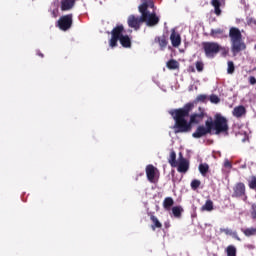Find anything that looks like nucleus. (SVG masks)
I'll list each match as a JSON object with an SVG mask.
<instances>
[{
  "mask_svg": "<svg viewBox=\"0 0 256 256\" xmlns=\"http://www.w3.org/2000/svg\"><path fill=\"white\" fill-rule=\"evenodd\" d=\"M193 103H187L184 105L183 108L175 109L170 112V115H172L175 125H174V132L175 133H189L191 132V129H193V126L187 122L185 117H189V113L193 111Z\"/></svg>",
  "mask_w": 256,
  "mask_h": 256,
  "instance_id": "obj_1",
  "label": "nucleus"
},
{
  "mask_svg": "<svg viewBox=\"0 0 256 256\" xmlns=\"http://www.w3.org/2000/svg\"><path fill=\"white\" fill-rule=\"evenodd\" d=\"M123 33H125V27L122 24L117 25L112 29L111 38L109 40V46L112 49L117 47L118 41L125 49L131 48V38L129 35H123Z\"/></svg>",
  "mask_w": 256,
  "mask_h": 256,
  "instance_id": "obj_2",
  "label": "nucleus"
},
{
  "mask_svg": "<svg viewBox=\"0 0 256 256\" xmlns=\"http://www.w3.org/2000/svg\"><path fill=\"white\" fill-rule=\"evenodd\" d=\"M211 125V131H215V135H221V133H227L229 131V121L223 115L217 113L214 116L207 119Z\"/></svg>",
  "mask_w": 256,
  "mask_h": 256,
  "instance_id": "obj_3",
  "label": "nucleus"
},
{
  "mask_svg": "<svg viewBox=\"0 0 256 256\" xmlns=\"http://www.w3.org/2000/svg\"><path fill=\"white\" fill-rule=\"evenodd\" d=\"M229 37L231 39V49L234 55H237V53H241V51H245V49H247L245 43L242 42L243 35L239 28H230Z\"/></svg>",
  "mask_w": 256,
  "mask_h": 256,
  "instance_id": "obj_4",
  "label": "nucleus"
},
{
  "mask_svg": "<svg viewBox=\"0 0 256 256\" xmlns=\"http://www.w3.org/2000/svg\"><path fill=\"white\" fill-rule=\"evenodd\" d=\"M142 9H144V14L146 15V18L144 20V23H146L147 27H155V25L159 24V18L155 12L150 13L149 7L153 9L155 7V4L153 3V0H142Z\"/></svg>",
  "mask_w": 256,
  "mask_h": 256,
  "instance_id": "obj_5",
  "label": "nucleus"
},
{
  "mask_svg": "<svg viewBox=\"0 0 256 256\" xmlns=\"http://www.w3.org/2000/svg\"><path fill=\"white\" fill-rule=\"evenodd\" d=\"M138 11L141 13V16L130 15L127 20L128 27L135 29V31H139L141 25L145 23V19H147L145 8H142V4L138 7Z\"/></svg>",
  "mask_w": 256,
  "mask_h": 256,
  "instance_id": "obj_6",
  "label": "nucleus"
},
{
  "mask_svg": "<svg viewBox=\"0 0 256 256\" xmlns=\"http://www.w3.org/2000/svg\"><path fill=\"white\" fill-rule=\"evenodd\" d=\"M202 47L204 49L205 56L209 59H213L223 47L217 42H203Z\"/></svg>",
  "mask_w": 256,
  "mask_h": 256,
  "instance_id": "obj_7",
  "label": "nucleus"
},
{
  "mask_svg": "<svg viewBox=\"0 0 256 256\" xmlns=\"http://www.w3.org/2000/svg\"><path fill=\"white\" fill-rule=\"evenodd\" d=\"M232 197L233 199H242V201H247L248 197L245 183L238 182L234 185Z\"/></svg>",
  "mask_w": 256,
  "mask_h": 256,
  "instance_id": "obj_8",
  "label": "nucleus"
},
{
  "mask_svg": "<svg viewBox=\"0 0 256 256\" xmlns=\"http://www.w3.org/2000/svg\"><path fill=\"white\" fill-rule=\"evenodd\" d=\"M73 26V14L64 15L57 21V27L61 31H69Z\"/></svg>",
  "mask_w": 256,
  "mask_h": 256,
  "instance_id": "obj_9",
  "label": "nucleus"
},
{
  "mask_svg": "<svg viewBox=\"0 0 256 256\" xmlns=\"http://www.w3.org/2000/svg\"><path fill=\"white\" fill-rule=\"evenodd\" d=\"M211 132V124L206 120L205 126H198L196 131L192 134V137H194V139H201V137H205V135H209Z\"/></svg>",
  "mask_w": 256,
  "mask_h": 256,
  "instance_id": "obj_10",
  "label": "nucleus"
},
{
  "mask_svg": "<svg viewBox=\"0 0 256 256\" xmlns=\"http://www.w3.org/2000/svg\"><path fill=\"white\" fill-rule=\"evenodd\" d=\"M199 113H193L190 116V120L188 122V125H190V127H193V125H199V123H201V121H203V119H205V115H207V113H205V109L199 107L198 108Z\"/></svg>",
  "mask_w": 256,
  "mask_h": 256,
  "instance_id": "obj_11",
  "label": "nucleus"
},
{
  "mask_svg": "<svg viewBox=\"0 0 256 256\" xmlns=\"http://www.w3.org/2000/svg\"><path fill=\"white\" fill-rule=\"evenodd\" d=\"M157 173V168L153 164L146 166V177L150 183H155V175Z\"/></svg>",
  "mask_w": 256,
  "mask_h": 256,
  "instance_id": "obj_12",
  "label": "nucleus"
},
{
  "mask_svg": "<svg viewBox=\"0 0 256 256\" xmlns=\"http://www.w3.org/2000/svg\"><path fill=\"white\" fill-rule=\"evenodd\" d=\"M178 173H187L189 171V162L185 158H183V155L180 153V162L176 166Z\"/></svg>",
  "mask_w": 256,
  "mask_h": 256,
  "instance_id": "obj_13",
  "label": "nucleus"
},
{
  "mask_svg": "<svg viewBox=\"0 0 256 256\" xmlns=\"http://www.w3.org/2000/svg\"><path fill=\"white\" fill-rule=\"evenodd\" d=\"M170 41L172 43V46L179 47V45H181V35L175 32V30H172V33L170 35Z\"/></svg>",
  "mask_w": 256,
  "mask_h": 256,
  "instance_id": "obj_14",
  "label": "nucleus"
},
{
  "mask_svg": "<svg viewBox=\"0 0 256 256\" xmlns=\"http://www.w3.org/2000/svg\"><path fill=\"white\" fill-rule=\"evenodd\" d=\"M75 7V0H62L61 11H71V8Z\"/></svg>",
  "mask_w": 256,
  "mask_h": 256,
  "instance_id": "obj_15",
  "label": "nucleus"
},
{
  "mask_svg": "<svg viewBox=\"0 0 256 256\" xmlns=\"http://www.w3.org/2000/svg\"><path fill=\"white\" fill-rule=\"evenodd\" d=\"M150 220L152 221L151 229L152 231H155V229H161L163 227V224L159 221L157 216L153 215V213H150Z\"/></svg>",
  "mask_w": 256,
  "mask_h": 256,
  "instance_id": "obj_16",
  "label": "nucleus"
},
{
  "mask_svg": "<svg viewBox=\"0 0 256 256\" xmlns=\"http://www.w3.org/2000/svg\"><path fill=\"white\" fill-rule=\"evenodd\" d=\"M220 233L229 235L230 237H233V239H236V241H241V238H239V235L237 234V232H235L229 228H220Z\"/></svg>",
  "mask_w": 256,
  "mask_h": 256,
  "instance_id": "obj_17",
  "label": "nucleus"
},
{
  "mask_svg": "<svg viewBox=\"0 0 256 256\" xmlns=\"http://www.w3.org/2000/svg\"><path fill=\"white\" fill-rule=\"evenodd\" d=\"M245 113H247L245 106H238V107H235L233 110V116L237 117L238 119L240 117H243V115H245Z\"/></svg>",
  "mask_w": 256,
  "mask_h": 256,
  "instance_id": "obj_18",
  "label": "nucleus"
},
{
  "mask_svg": "<svg viewBox=\"0 0 256 256\" xmlns=\"http://www.w3.org/2000/svg\"><path fill=\"white\" fill-rule=\"evenodd\" d=\"M175 205V200H173L171 197H166L163 201V208L165 211H171V207Z\"/></svg>",
  "mask_w": 256,
  "mask_h": 256,
  "instance_id": "obj_19",
  "label": "nucleus"
},
{
  "mask_svg": "<svg viewBox=\"0 0 256 256\" xmlns=\"http://www.w3.org/2000/svg\"><path fill=\"white\" fill-rule=\"evenodd\" d=\"M183 211H185V210L183 209L182 206H174V207H172V215L176 219H181V216L183 215Z\"/></svg>",
  "mask_w": 256,
  "mask_h": 256,
  "instance_id": "obj_20",
  "label": "nucleus"
},
{
  "mask_svg": "<svg viewBox=\"0 0 256 256\" xmlns=\"http://www.w3.org/2000/svg\"><path fill=\"white\" fill-rule=\"evenodd\" d=\"M212 7H214V13L219 17L221 15V1L219 0H212L211 1Z\"/></svg>",
  "mask_w": 256,
  "mask_h": 256,
  "instance_id": "obj_21",
  "label": "nucleus"
},
{
  "mask_svg": "<svg viewBox=\"0 0 256 256\" xmlns=\"http://www.w3.org/2000/svg\"><path fill=\"white\" fill-rule=\"evenodd\" d=\"M168 163L171 165V167H177V153H175L174 150L170 152V156L168 158Z\"/></svg>",
  "mask_w": 256,
  "mask_h": 256,
  "instance_id": "obj_22",
  "label": "nucleus"
},
{
  "mask_svg": "<svg viewBox=\"0 0 256 256\" xmlns=\"http://www.w3.org/2000/svg\"><path fill=\"white\" fill-rule=\"evenodd\" d=\"M241 231L245 235V237H255L256 235V228H241Z\"/></svg>",
  "mask_w": 256,
  "mask_h": 256,
  "instance_id": "obj_23",
  "label": "nucleus"
},
{
  "mask_svg": "<svg viewBox=\"0 0 256 256\" xmlns=\"http://www.w3.org/2000/svg\"><path fill=\"white\" fill-rule=\"evenodd\" d=\"M155 43H158L161 49H164V47H167V38L165 35L163 36H158L155 38Z\"/></svg>",
  "mask_w": 256,
  "mask_h": 256,
  "instance_id": "obj_24",
  "label": "nucleus"
},
{
  "mask_svg": "<svg viewBox=\"0 0 256 256\" xmlns=\"http://www.w3.org/2000/svg\"><path fill=\"white\" fill-rule=\"evenodd\" d=\"M167 69H170V71H173L175 69H179V62L175 59H171L166 63Z\"/></svg>",
  "mask_w": 256,
  "mask_h": 256,
  "instance_id": "obj_25",
  "label": "nucleus"
},
{
  "mask_svg": "<svg viewBox=\"0 0 256 256\" xmlns=\"http://www.w3.org/2000/svg\"><path fill=\"white\" fill-rule=\"evenodd\" d=\"M213 200H206L205 204L202 206L201 211H213Z\"/></svg>",
  "mask_w": 256,
  "mask_h": 256,
  "instance_id": "obj_26",
  "label": "nucleus"
},
{
  "mask_svg": "<svg viewBox=\"0 0 256 256\" xmlns=\"http://www.w3.org/2000/svg\"><path fill=\"white\" fill-rule=\"evenodd\" d=\"M199 171H200L201 175H203L205 177V175H207V173H209V164H207V163L200 164Z\"/></svg>",
  "mask_w": 256,
  "mask_h": 256,
  "instance_id": "obj_27",
  "label": "nucleus"
},
{
  "mask_svg": "<svg viewBox=\"0 0 256 256\" xmlns=\"http://www.w3.org/2000/svg\"><path fill=\"white\" fill-rule=\"evenodd\" d=\"M226 253L227 256H237V249L235 246L230 245L226 248Z\"/></svg>",
  "mask_w": 256,
  "mask_h": 256,
  "instance_id": "obj_28",
  "label": "nucleus"
},
{
  "mask_svg": "<svg viewBox=\"0 0 256 256\" xmlns=\"http://www.w3.org/2000/svg\"><path fill=\"white\" fill-rule=\"evenodd\" d=\"M210 35H211V37H214V39H215V38L219 37V35H223V29H220V28L212 29L210 32Z\"/></svg>",
  "mask_w": 256,
  "mask_h": 256,
  "instance_id": "obj_29",
  "label": "nucleus"
},
{
  "mask_svg": "<svg viewBox=\"0 0 256 256\" xmlns=\"http://www.w3.org/2000/svg\"><path fill=\"white\" fill-rule=\"evenodd\" d=\"M235 73V64L233 61H228V68H227V74L233 75Z\"/></svg>",
  "mask_w": 256,
  "mask_h": 256,
  "instance_id": "obj_30",
  "label": "nucleus"
},
{
  "mask_svg": "<svg viewBox=\"0 0 256 256\" xmlns=\"http://www.w3.org/2000/svg\"><path fill=\"white\" fill-rule=\"evenodd\" d=\"M199 187H201V181L194 179L191 182V189H193V191H197V189H199Z\"/></svg>",
  "mask_w": 256,
  "mask_h": 256,
  "instance_id": "obj_31",
  "label": "nucleus"
},
{
  "mask_svg": "<svg viewBox=\"0 0 256 256\" xmlns=\"http://www.w3.org/2000/svg\"><path fill=\"white\" fill-rule=\"evenodd\" d=\"M249 189H256V176H251L250 180L248 181Z\"/></svg>",
  "mask_w": 256,
  "mask_h": 256,
  "instance_id": "obj_32",
  "label": "nucleus"
},
{
  "mask_svg": "<svg viewBox=\"0 0 256 256\" xmlns=\"http://www.w3.org/2000/svg\"><path fill=\"white\" fill-rule=\"evenodd\" d=\"M196 101L198 103H205L207 101V95L205 94H200L196 97Z\"/></svg>",
  "mask_w": 256,
  "mask_h": 256,
  "instance_id": "obj_33",
  "label": "nucleus"
},
{
  "mask_svg": "<svg viewBox=\"0 0 256 256\" xmlns=\"http://www.w3.org/2000/svg\"><path fill=\"white\" fill-rule=\"evenodd\" d=\"M195 65L198 73H201V71H203V69L205 68V65L202 61H197Z\"/></svg>",
  "mask_w": 256,
  "mask_h": 256,
  "instance_id": "obj_34",
  "label": "nucleus"
},
{
  "mask_svg": "<svg viewBox=\"0 0 256 256\" xmlns=\"http://www.w3.org/2000/svg\"><path fill=\"white\" fill-rule=\"evenodd\" d=\"M210 101H211V103L217 104V103H219L221 101V99H219V96H217L215 94H212L210 96Z\"/></svg>",
  "mask_w": 256,
  "mask_h": 256,
  "instance_id": "obj_35",
  "label": "nucleus"
},
{
  "mask_svg": "<svg viewBox=\"0 0 256 256\" xmlns=\"http://www.w3.org/2000/svg\"><path fill=\"white\" fill-rule=\"evenodd\" d=\"M251 217L252 219H256V204L251 205Z\"/></svg>",
  "mask_w": 256,
  "mask_h": 256,
  "instance_id": "obj_36",
  "label": "nucleus"
},
{
  "mask_svg": "<svg viewBox=\"0 0 256 256\" xmlns=\"http://www.w3.org/2000/svg\"><path fill=\"white\" fill-rule=\"evenodd\" d=\"M59 11L57 9H54L51 11V15L54 19H57Z\"/></svg>",
  "mask_w": 256,
  "mask_h": 256,
  "instance_id": "obj_37",
  "label": "nucleus"
},
{
  "mask_svg": "<svg viewBox=\"0 0 256 256\" xmlns=\"http://www.w3.org/2000/svg\"><path fill=\"white\" fill-rule=\"evenodd\" d=\"M249 83H250V85H256V78H255V76H250L249 77Z\"/></svg>",
  "mask_w": 256,
  "mask_h": 256,
  "instance_id": "obj_38",
  "label": "nucleus"
},
{
  "mask_svg": "<svg viewBox=\"0 0 256 256\" xmlns=\"http://www.w3.org/2000/svg\"><path fill=\"white\" fill-rule=\"evenodd\" d=\"M224 167H226L227 169H231V167H233V165L229 162V160H226L224 162Z\"/></svg>",
  "mask_w": 256,
  "mask_h": 256,
  "instance_id": "obj_39",
  "label": "nucleus"
},
{
  "mask_svg": "<svg viewBox=\"0 0 256 256\" xmlns=\"http://www.w3.org/2000/svg\"><path fill=\"white\" fill-rule=\"evenodd\" d=\"M39 57H44L43 53L38 52Z\"/></svg>",
  "mask_w": 256,
  "mask_h": 256,
  "instance_id": "obj_40",
  "label": "nucleus"
},
{
  "mask_svg": "<svg viewBox=\"0 0 256 256\" xmlns=\"http://www.w3.org/2000/svg\"><path fill=\"white\" fill-rule=\"evenodd\" d=\"M192 73H195V69L194 68H192Z\"/></svg>",
  "mask_w": 256,
  "mask_h": 256,
  "instance_id": "obj_41",
  "label": "nucleus"
},
{
  "mask_svg": "<svg viewBox=\"0 0 256 256\" xmlns=\"http://www.w3.org/2000/svg\"><path fill=\"white\" fill-rule=\"evenodd\" d=\"M254 49L256 50V44H255V46H254Z\"/></svg>",
  "mask_w": 256,
  "mask_h": 256,
  "instance_id": "obj_42",
  "label": "nucleus"
},
{
  "mask_svg": "<svg viewBox=\"0 0 256 256\" xmlns=\"http://www.w3.org/2000/svg\"><path fill=\"white\" fill-rule=\"evenodd\" d=\"M254 71H256V67L254 68Z\"/></svg>",
  "mask_w": 256,
  "mask_h": 256,
  "instance_id": "obj_43",
  "label": "nucleus"
},
{
  "mask_svg": "<svg viewBox=\"0 0 256 256\" xmlns=\"http://www.w3.org/2000/svg\"><path fill=\"white\" fill-rule=\"evenodd\" d=\"M221 1H225V0H221Z\"/></svg>",
  "mask_w": 256,
  "mask_h": 256,
  "instance_id": "obj_44",
  "label": "nucleus"
}]
</instances>
